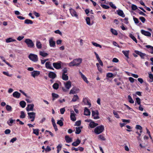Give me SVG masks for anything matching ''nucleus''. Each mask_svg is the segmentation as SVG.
Returning a JSON list of instances; mask_svg holds the SVG:
<instances>
[{
    "label": "nucleus",
    "instance_id": "a878e982",
    "mask_svg": "<svg viewBox=\"0 0 153 153\" xmlns=\"http://www.w3.org/2000/svg\"><path fill=\"white\" fill-rule=\"evenodd\" d=\"M16 40L15 39H13L12 38H9L6 40V42L7 43H9L12 42H16Z\"/></svg>",
    "mask_w": 153,
    "mask_h": 153
},
{
    "label": "nucleus",
    "instance_id": "4d7b16f0",
    "mask_svg": "<svg viewBox=\"0 0 153 153\" xmlns=\"http://www.w3.org/2000/svg\"><path fill=\"white\" fill-rule=\"evenodd\" d=\"M113 113L116 117L117 118H120V117L118 114L117 112H115L114 111Z\"/></svg>",
    "mask_w": 153,
    "mask_h": 153
},
{
    "label": "nucleus",
    "instance_id": "ddd939ff",
    "mask_svg": "<svg viewBox=\"0 0 153 153\" xmlns=\"http://www.w3.org/2000/svg\"><path fill=\"white\" fill-rule=\"evenodd\" d=\"M56 74L53 72L51 71L48 74V76L52 79H54L56 77Z\"/></svg>",
    "mask_w": 153,
    "mask_h": 153
},
{
    "label": "nucleus",
    "instance_id": "9d476101",
    "mask_svg": "<svg viewBox=\"0 0 153 153\" xmlns=\"http://www.w3.org/2000/svg\"><path fill=\"white\" fill-rule=\"evenodd\" d=\"M141 32L142 34L145 36H151V33L148 31L141 30Z\"/></svg>",
    "mask_w": 153,
    "mask_h": 153
},
{
    "label": "nucleus",
    "instance_id": "6ab92c4d",
    "mask_svg": "<svg viewBox=\"0 0 153 153\" xmlns=\"http://www.w3.org/2000/svg\"><path fill=\"white\" fill-rule=\"evenodd\" d=\"M80 140L79 139H77L75 142H74L72 143V145L73 146H78L80 144Z\"/></svg>",
    "mask_w": 153,
    "mask_h": 153
},
{
    "label": "nucleus",
    "instance_id": "e2e57ef3",
    "mask_svg": "<svg viewBox=\"0 0 153 153\" xmlns=\"http://www.w3.org/2000/svg\"><path fill=\"white\" fill-rule=\"evenodd\" d=\"M136 129H137L142 130V127L139 125H137L135 127Z\"/></svg>",
    "mask_w": 153,
    "mask_h": 153
},
{
    "label": "nucleus",
    "instance_id": "7c9ffc66",
    "mask_svg": "<svg viewBox=\"0 0 153 153\" xmlns=\"http://www.w3.org/2000/svg\"><path fill=\"white\" fill-rule=\"evenodd\" d=\"M52 95L53 97L52 100L53 101H54L55 100V98H57L59 97L58 94L54 93H52Z\"/></svg>",
    "mask_w": 153,
    "mask_h": 153
},
{
    "label": "nucleus",
    "instance_id": "423d86ee",
    "mask_svg": "<svg viewBox=\"0 0 153 153\" xmlns=\"http://www.w3.org/2000/svg\"><path fill=\"white\" fill-rule=\"evenodd\" d=\"M61 62H54L53 64V67L57 69H59L61 67Z\"/></svg>",
    "mask_w": 153,
    "mask_h": 153
},
{
    "label": "nucleus",
    "instance_id": "ea45409f",
    "mask_svg": "<svg viewBox=\"0 0 153 153\" xmlns=\"http://www.w3.org/2000/svg\"><path fill=\"white\" fill-rule=\"evenodd\" d=\"M6 108L7 111H12V108L11 107L8 105H6Z\"/></svg>",
    "mask_w": 153,
    "mask_h": 153
},
{
    "label": "nucleus",
    "instance_id": "6e6552de",
    "mask_svg": "<svg viewBox=\"0 0 153 153\" xmlns=\"http://www.w3.org/2000/svg\"><path fill=\"white\" fill-rule=\"evenodd\" d=\"M34 106V105L33 104H28L26 108L27 111L28 112L30 111H33Z\"/></svg>",
    "mask_w": 153,
    "mask_h": 153
},
{
    "label": "nucleus",
    "instance_id": "473e14b6",
    "mask_svg": "<svg viewBox=\"0 0 153 153\" xmlns=\"http://www.w3.org/2000/svg\"><path fill=\"white\" fill-rule=\"evenodd\" d=\"M24 23L25 24H32L33 23V22L32 20H30L29 19H26Z\"/></svg>",
    "mask_w": 153,
    "mask_h": 153
},
{
    "label": "nucleus",
    "instance_id": "6e6d98bb",
    "mask_svg": "<svg viewBox=\"0 0 153 153\" xmlns=\"http://www.w3.org/2000/svg\"><path fill=\"white\" fill-rule=\"evenodd\" d=\"M133 20L135 24H137L139 23V21L137 18L133 17Z\"/></svg>",
    "mask_w": 153,
    "mask_h": 153
},
{
    "label": "nucleus",
    "instance_id": "de8ad7c7",
    "mask_svg": "<svg viewBox=\"0 0 153 153\" xmlns=\"http://www.w3.org/2000/svg\"><path fill=\"white\" fill-rule=\"evenodd\" d=\"M131 9L133 10H135L137 9H138L136 5L133 4L131 5Z\"/></svg>",
    "mask_w": 153,
    "mask_h": 153
},
{
    "label": "nucleus",
    "instance_id": "393cba45",
    "mask_svg": "<svg viewBox=\"0 0 153 153\" xmlns=\"http://www.w3.org/2000/svg\"><path fill=\"white\" fill-rule=\"evenodd\" d=\"M15 121V120H13L12 118H10L9 119V120L7 121V123L9 126H11L12 125V124Z\"/></svg>",
    "mask_w": 153,
    "mask_h": 153
},
{
    "label": "nucleus",
    "instance_id": "69168bd1",
    "mask_svg": "<svg viewBox=\"0 0 153 153\" xmlns=\"http://www.w3.org/2000/svg\"><path fill=\"white\" fill-rule=\"evenodd\" d=\"M51 149L50 147L48 146L45 149V151L46 152H49L51 151Z\"/></svg>",
    "mask_w": 153,
    "mask_h": 153
},
{
    "label": "nucleus",
    "instance_id": "13d9d810",
    "mask_svg": "<svg viewBox=\"0 0 153 153\" xmlns=\"http://www.w3.org/2000/svg\"><path fill=\"white\" fill-rule=\"evenodd\" d=\"M81 124V122L80 120L77 121L76 122L75 124L74 125V126H79Z\"/></svg>",
    "mask_w": 153,
    "mask_h": 153
},
{
    "label": "nucleus",
    "instance_id": "5701e85b",
    "mask_svg": "<svg viewBox=\"0 0 153 153\" xmlns=\"http://www.w3.org/2000/svg\"><path fill=\"white\" fill-rule=\"evenodd\" d=\"M75 113L74 111L72 113H71L70 115V117L71 120L73 121L76 120V118L75 116Z\"/></svg>",
    "mask_w": 153,
    "mask_h": 153
},
{
    "label": "nucleus",
    "instance_id": "bb28decb",
    "mask_svg": "<svg viewBox=\"0 0 153 153\" xmlns=\"http://www.w3.org/2000/svg\"><path fill=\"white\" fill-rule=\"evenodd\" d=\"M62 79L65 81H67L68 79V76L66 74H62Z\"/></svg>",
    "mask_w": 153,
    "mask_h": 153
},
{
    "label": "nucleus",
    "instance_id": "9b49d317",
    "mask_svg": "<svg viewBox=\"0 0 153 153\" xmlns=\"http://www.w3.org/2000/svg\"><path fill=\"white\" fill-rule=\"evenodd\" d=\"M45 65L47 68L54 70V68L52 66L51 63V62H46Z\"/></svg>",
    "mask_w": 153,
    "mask_h": 153
},
{
    "label": "nucleus",
    "instance_id": "c03bdc74",
    "mask_svg": "<svg viewBox=\"0 0 153 153\" xmlns=\"http://www.w3.org/2000/svg\"><path fill=\"white\" fill-rule=\"evenodd\" d=\"M33 133L36 135H38L39 134V130L38 129H34L33 128Z\"/></svg>",
    "mask_w": 153,
    "mask_h": 153
},
{
    "label": "nucleus",
    "instance_id": "aec40b11",
    "mask_svg": "<svg viewBox=\"0 0 153 153\" xmlns=\"http://www.w3.org/2000/svg\"><path fill=\"white\" fill-rule=\"evenodd\" d=\"M117 12L118 15L119 16L123 17H125V15H124V13L122 10H117Z\"/></svg>",
    "mask_w": 153,
    "mask_h": 153
},
{
    "label": "nucleus",
    "instance_id": "5fc2aeb1",
    "mask_svg": "<svg viewBox=\"0 0 153 153\" xmlns=\"http://www.w3.org/2000/svg\"><path fill=\"white\" fill-rule=\"evenodd\" d=\"M106 76L108 78H111L113 77L114 75L112 73H108L107 74Z\"/></svg>",
    "mask_w": 153,
    "mask_h": 153
},
{
    "label": "nucleus",
    "instance_id": "39448f33",
    "mask_svg": "<svg viewBox=\"0 0 153 153\" xmlns=\"http://www.w3.org/2000/svg\"><path fill=\"white\" fill-rule=\"evenodd\" d=\"M99 112L97 110L95 111H92V115L95 119H98L100 118L98 116Z\"/></svg>",
    "mask_w": 153,
    "mask_h": 153
},
{
    "label": "nucleus",
    "instance_id": "37998d69",
    "mask_svg": "<svg viewBox=\"0 0 153 153\" xmlns=\"http://www.w3.org/2000/svg\"><path fill=\"white\" fill-rule=\"evenodd\" d=\"M57 123L60 126H62L63 125V123L62 122V120H58Z\"/></svg>",
    "mask_w": 153,
    "mask_h": 153
},
{
    "label": "nucleus",
    "instance_id": "3c124183",
    "mask_svg": "<svg viewBox=\"0 0 153 153\" xmlns=\"http://www.w3.org/2000/svg\"><path fill=\"white\" fill-rule=\"evenodd\" d=\"M98 138L102 140L105 141V138L103 136L101 135H100L98 136Z\"/></svg>",
    "mask_w": 153,
    "mask_h": 153
},
{
    "label": "nucleus",
    "instance_id": "864d4df0",
    "mask_svg": "<svg viewBox=\"0 0 153 153\" xmlns=\"http://www.w3.org/2000/svg\"><path fill=\"white\" fill-rule=\"evenodd\" d=\"M109 5L113 9H116V7L114 4H113L112 2H110Z\"/></svg>",
    "mask_w": 153,
    "mask_h": 153
},
{
    "label": "nucleus",
    "instance_id": "c9c22d12",
    "mask_svg": "<svg viewBox=\"0 0 153 153\" xmlns=\"http://www.w3.org/2000/svg\"><path fill=\"white\" fill-rule=\"evenodd\" d=\"M75 133L77 134H79L81 132V129L80 127H76Z\"/></svg>",
    "mask_w": 153,
    "mask_h": 153
},
{
    "label": "nucleus",
    "instance_id": "a211bd4d",
    "mask_svg": "<svg viewBox=\"0 0 153 153\" xmlns=\"http://www.w3.org/2000/svg\"><path fill=\"white\" fill-rule=\"evenodd\" d=\"M91 112L88 109L87 107H85L84 109V115L86 116L90 115Z\"/></svg>",
    "mask_w": 153,
    "mask_h": 153
},
{
    "label": "nucleus",
    "instance_id": "4c0bfd02",
    "mask_svg": "<svg viewBox=\"0 0 153 153\" xmlns=\"http://www.w3.org/2000/svg\"><path fill=\"white\" fill-rule=\"evenodd\" d=\"M111 32L113 34L115 35H117L118 34V33L117 31L113 28H111Z\"/></svg>",
    "mask_w": 153,
    "mask_h": 153
},
{
    "label": "nucleus",
    "instance_id": "c756f323",
    "mask_svg": "<svg viewBox=\"0 0 153 153\" xmlns=\"http://www.w3.org/2000/svg\"><path fill=\"white\" fill-rule=\"evenodd\" d=\"M129 52V51H122V53L125 55V56L126 57H127V58H129V56H128Z\"/></svg>",
    "mask_w": 153,
    "mask_h": 153
},
{
    "label": "nucleus",
    "instance_id": "412c9836",
    "mask_svg": "<svg viewBox=\"0 0 153 153\" xmlns=\"http://www.w3.org/2000/svg\"><path fill=\"white\" fill-rule=\"evenodd\" d=\"M27 114L29 119H31L35 117L36 113L35 112H28Z\"/></svg>",
    "mask_w": 153,
    "mask_h": 153
},
{
    "label": "nucleus",
    "instance_id": "dca6fc26",
    "mask_svg": "<svg viewBox=\"0 0 153 153\" xmlns=\"http://www.w3.org/2000/svg\"><path fill=\"white\" fill-rule=\"evenodd\" d=\"M70 11L72 16H74L76 17H77L78 15L76 14V11L74 9L72 8H71L70 9Z\"/></svg>",
    "mask_w": 153,
    "mask_h": 153
},
{
    "label": "nucleus",
    "instance_id": "09e8293b",
    "mask_svg": "<svg viewBox=\"0 0 153 153\" xmlns=\"http://www.w3.org/2000/svg\"><path fill=\"white\" fill-rule=\"evenodd\" d=\"M100 6L103 8L105 9H108L109 8V7L106 5L101 4Z\"/></svg>",
    "mask_w": 153,
    "mask_h": 153
},
{
    "label": "nucleus",
    "instance_id": "e433bc0d",
    "mask_svg": "<svg viewBox=\"0 0 153 153\" xmlns=\"http://www.w3.org/2000/svg\"><path fill=\"white\" fill-rule=\"evenodd\" d=\"M128 99L129 102L133 104L134 103V101L132 99V98L130 95H128Z\"/></svg>",
    "mask_w": 153,
    "mask_h": 153
},
{
    "label": "nucleus",
    "instance_id": "b1692460",
    "mask_svg": "<svg viewBox=\"0 0 153 153\" xmlns=\"http://www.w3.org/2000/svg\"><path fill=\"white\" fill-rule=\"evenodd\" d=\"M65 139L67 143H69L72 141V138L66 135L65 137Z\"/></svg>",
    "mask_w": 153,
    "mask_h": 153
},
{
    "label": "nucleus",
    "instance_id": "f3484780",
    "mask_svg": "<svg viewBox=\"0 0 153 153\" xmlns=\"http://www.w3.org/2000/svg\"><path fill=\"white\" fill-rule=\"evenodd\" d=\"M13 95L14 97L19 98L21 94L18 91H16L13 93Z\"/></svg>",
    "mask_w": 153,
    "mask_h": 153
},
{
    "label": "nucleus",
    "instance_id": "680f3d73",
    "mask_svg": "<svg viewBox=\"0 0 153 153\" xmlns=\"http://www.w3.org/2000/svg\"><path fill=\"white\" fill-rule=\"evenodd\" d=\"M129 81L132 83H133L134 82L135 80L136 81V79H134L132 77H129Z\"/></svg>",
    "mask_w": 153,
    "mask_h": 153
},
{
    "label": "nucleus",
    "instance_id": "1a4fd4ad",
    "mask_svg": "<svg viewBox=\"0 0 153 153\" xmlns=\"http://www.w3.org/2000/svg\"><path fill=\"white\" fill-rule=\"evenodd\" d=\"M79 91V89L75 87L73 88L70 91L69 94H75Z\"/></svg>",
    "mask_w": 153,
    "mask_h": 153
},
{
    "label": "nucleus",
    "instance_id": "2f4dec72",
    "mask_svg": "<svg viewBox=\"0 0 153 153\" xmlns=\"http://www.w3.org/2000/svg\"><path fill=\"white\" fill-rule=\"evenodd\" d=\"M19 104L22 108H24L25 106L26 103L25 101H22L20 102Z\"/></svg>",
    "mask_w": 153,
    "mask_h": 153
},
{
    "label": "nucleus",
    "instance_id": "8fccbe9b",
    "mask_svg": "<svg viewBox=\"0 0 153 153\" xmlns=\"http://www.w3.org/2000/svg\"><path fill=\"white\" fill-rule=\"evenodd\" d=\"M81 77L83 79V80L87 83H89V82L87 78L85 76V75H83Z\"/></svg>",
    "mask_w": 153,
    "mask_h": 153
},
{
    "label": "nucleus",
    "instance_id": "79ce46f5",
    "mask_svg": "<svg viewBox=\"0 0 153 153\" xmlns=\"http://www.w3.org/2000/svg\"><path fill=\"white\" fill-rule=\"evenodd\" d=\"M85 20L86 22V23L87 25H91L90 23V19L89 17H86Z\"/></svg>",
    "mask_w": 153,
    "mask_h": 153
},
{
    "label": "nucleus",
    "instance_id": "f8f14e48",
    "mask_svg": "<svg viewBox=\"0 0 153 153\" xmlns=\"http://www.w3.org/2000/svg\"><path fill=\"white\" fill-rule=\"evenodd\" d=\"M49 45L51 47H54L55 45V42L53 40V38L51 37L49 40Z\"/></svg>",
    "mask_w": 153,
    "mask_h": 153
},
{
    "label": "nucleus",
    "instance_id": "c85d7f7f",
    "mask_svg": "<svg viewBox=\"0 0 153 153\" xmlns=\"http://www.w3.org/2000/svg\"><path fill=\"white\" fill-rule=\"evenodd\" d=\"M79 99L78 96L77 94L74 95L73 98L71 100V102H75Z\"/></svg>",
    "mask_w": 153,
    "mask_h": 153
},
{
    "label": "nucleus",
    "instance_id": "4468645a",
    "mask_svg": "<svg viewBox=\"0 0 153 153\" xmlns=\"http://www.w3.org/2000/svg\"><path fill=\"white\" fill-rule=\"evenodd\" d=\"M40 74V71H34L31 72V75L33 77L38 76Z\"/></svg>",
    "mask_w": 153,
    "mask_h": 153
},
{
    "label": "nucleus",
    "instance_id": "052dcab7",
    "mask_svg": "<svg viewBox=\"0 0 153 153\" xmlns=\"http://www.w3.org/2000/svg\"><path fill=\"white\" fill-rule=\"evenodd\" d=\"M136 102L139 105H140V100L138 97H137L136 99Z\"/></svg>",
    "mask_w": 153,
    "mask_h": 153
},
{
    "label": "nucleus",
    "instance_id": "58836bf2",
    "mask_svg": "<svg viewBox=\"0 0 153 153\" xmlns=\"http://www.w3.org/2000/svg\"><path fill=\"white\" fill-rule=\"evenodd\" d=\"M25 114L24 112L23 111H21V115L20 116V117L21 118L23 119L25 117Z\"/></svg>",
    "mask_w": 153,
    "mask_h": 153
},
{
    "label": "nucleus",
    "instance_id": "7ed1b4c3",
    "mask_svg": "<svg viewBox=\"0 0 153 153\" xmlns=\"http://www.w3.org/2000/svg\"><path fill=\"white\" fill-rule=\"evenodd\" d=\"M25 42L27 45L28 47L30 48H33L34 47V44L32 41L29 39H26L25 41Z\"/></svg>",
    "mask_w": 153,
    "mask_h": 153
},
{
    "label": "nucleus",
    "instance_id": "0e129e2a",
    "mask_svg": "<svg viewBox=\"0 0 153 153\" xmlns=\"http://www.w3.org/2000/svg\"><path fill=\"white\" fill-rule=\"evenodd\" d=\"M138 10L139 11V13L141 15H143L144 16H147V15H146L145 13H144L143 12L141 11L139 9H138Z\"/></svg>",
    "mask_w": 153,
    "mask_h": 153
},
{
    "label": "nucleus",
    "instance_id": "2eb2a0df",
    "mask_svg": "<svg viewBox=\"0 0 153 153\" xmlns=\"http://www.w3.org/2000/svg\"><path fill=\"white\" fill-rule=\"evenodd\" d=\"M98 125V123H95L94 122L92 121L89 124V126L90 128H94Z\"/></svg>",
    "mask_w": 153,
    "mask_h": 153
},
{
    "label": "nucleus",
    "instance_id": "338daca9",
    "mask_svg": "<svg viewBox=\"0 0 153 153\" xmlns=\"http://www.w3.org/2000/svg\"><path fill=\"white\" fill-rule=\"evenodd\" d=\"M10 130L9 129H7L4 131V133L6 134H8L10 133Z\"/></svg>",
    "mask_w": 153,
    "mask_h": 153
},
{
    "label": "nucleus",
    "instance_id": "f03ea898",
    "mask_svg": "<svg viewBox=\"0 0 153 153\" xmlns=\"http://www.w3.org/2000/svg\"><path fill=\"white\" fill-rule=\"evenodd\" d=\"M104 130V126L102 125L97 127L94 130V132L97 134L102 133Z\"/></svg>",
    "mask_w": 153,
    "mask_h": 153
},
{
    "label": "nucleus",
    "instance_id": "a18cd8bd",
    "mask_svg": "<svg viewBox=\"0 0 153 153\" xmlns=\"http://www.w3.org/2000/svg\"><path fill=\"white\" fill-rule=\"evenodd\" d=\"M62 147V146L61 144H59L57 146V153H59V151L61 150V148Z\"/></svg>",
    "mask_w": 153,
    "mask_h": 153
},
{
    "label": "nucleus",
    "instance_id": "a19ab883",
    "mask_svg": "<svg viewBox=\"0 0 153 153\" xmlns=\"http://www.w3.org/2000/svg\"><path fill=\"white\" fill-rule=\"evenodd\" d=\"M59 84L56 83H54L53 85V88L55 89H57L59 88Z\"/></svg>",
    "mask_w": 153,
    "mask_h": 153
},
{
    "label": "nucleus",
    "instance_id": "4be33fe9",
    "mask_svg": "<svg viewBox=\"0 0 153 153\" xmlns=\"http://www.w3.org/2000/svg\"><path fill=\"white\" fill-rule=\"evenodd\" d=\"M65 86L66 89H68L71 86V82L69 81L67 82L65 84Z\"/></svg>",
    "mask_w": 153,
    "mask_h": 153
},
{
    "label": "nucleus",
    "instance_id": "cd10ccee",
    "mask_svg": "<svg viewBox=\"0 0 153 153\" xmlns=\"http://www.w3.org/2000/svg\"><path fill=\"white\" fill-rule=\"evenodd\" d=\"M36 46L38 49L42 48V44L39 41H37L36 42Z\"/></svg>",
    "mask_w": 153,
    "mask_h": 153
},
{
    "label": "nucleus",
    "instance_id": "f257e3e1",
    "mask_svg": "<svg viewBox=\"0 0 153 153\" xmlns=\"http://www.w3.org/2000/svg\"><path fill=\"white\" fill-rule=\"evenodd\" d=\"M82 61V59L81 58L75 59L73 61L69 63V66H78L81 64Z\"/></svg>",
    "mask_w": 153,
    "mask_h": 153
},
{
    "label": "nucleus",
    "instance_id": "20e7f679",
    "mask_svg": "<svg viewBox=\"0 0 153 153\" xmlns=\"http://www.w3.org/2000/svg\"><path fill=\"white\" fill-rule=\"evenodd\" d=\"M28 58L31 61L35 62H36L38 60L37 56L33 54H30Z\"/></svg>",
    "mask_w": 153,
    "mask_h": 153
},
{
    "label": "nucleus",
    "instance_id": "603ef678",
    "mask_svg": "<svg viewBox=\"0 0 153 153\" xmlns=\"http://www.w3.org/2000/svg\"><path fill=\"white\" fill-rule=\"evenodd\" d=\"M19 91L21 92L24 95H25L26 97H27L29 98H30V97L29 96H27V94L25 93L23 91L21 90H19Z\"/></svg>",
    "mask_w": 153,
    "mask_h": 153
},
{
    "label": "nucleus",
    "instance_id": "774afa93",
    "mask_svg": "<svg viewBox=\"0 0 153 153\" xmlns=\"http://www.w3.org/2000/svg\"><path fill=\"white\" fill-rule=\"evenodd\" d=\"M65 111V108H61L60 109V111L61 114H63Z\"/></svg>",
    "mask_w": 153,
    "mask_h": 153
},
{
    "label": "nucleus",
    "instance_id": "72a5a7b5",
    "mask_svg": "<svg viewBox=\"0 0 153 153\" xmlns=\"http://www.w3.org/2000/svg\"><path fill=\"white\" fill-rule=\"evenodd\" d=\"M129 37L132 39L136 43H137V41L136 38L131 34H129Z\"/></svg>",
    "mask_w": 153,
    "mask_h": 153
},
{
    "label": "nucleus",
    "instance_id": "bf43d9fd",
    "mask_svg": "<svg viewBox=\"0 0 153 153\" xmlns=\"http://www.w3.org/2000/svg\"><path fill=\"white\" fill-rule=\"evenodd\" d=\"M139 19L143 23H144L146 21L145 19L143 17H140Z\"/></svg>",
    "mask_w": 153,
    "mask_h": 153
},
{
    "label": "nucleus",
    "instance_id": "f704fd0d",
    "mask_svg": "<svg viewBox=\"0 0 153 153\" xmlns=\"http://www.w3.org/2000/svg\"><path fill=\"white\" fill-rule=\"evenodd\" d=\"M39 54L43 57H45L48 55V54L46 53H45L42 51L39 52Z\"/></svg>",
    "mask_w": 153,
    "mask_h": 153
},
{
    "label": "nucleus",
    "instance_id": "49530a36",
    "mask_svg": "<svg viewBox=\"0 0 153 153\" xmlns=\"http://www.w3.org/2000/svg\"><path fill=\"white\" fill-rule=\"evenodd\" d=\"M92 44L94 46L97 47H99L100 48H102V46L100 45V44H99L96 42H92Z\"/></svg>",
    "mask_w": 153,
    "mask_h": 153
},
{
    "label": "nucleus",
    "instance_id": "0eeeda50",
    "mask_svg": "<svg viewBox=\"0 0 153 153\" xmlns=\"http://www.w3.org/2000/svg\"><path fill=\"white\" fill-rule=\"evenodd\" d=\"M134 52L137 54L139 55L141 58L143 59H144V57L146 56V54L138 51L136 50L134 51Z\"/></svg>",
    "mask_w": 153,
    "mask_h": 153
}]
</instances>
